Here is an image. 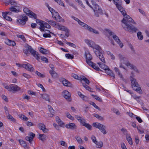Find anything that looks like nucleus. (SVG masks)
<instances>
[{
    "instance_id": "obj_1",
    "label": "nucleus",
    "mask_w": 149,
    "mask_h": 149,
    "mask_svg": "<svg viewBox=\"0 0 149 149\" xmlns=\"http://www.w3.org/2000/svg\"><path fill=\"white\" fill-rule=\"evenodd\" d=\"M121 12L124 18L122 20V26L123 28L126 31L130 32H136L138 31V29L131 24V23L136 24V23L129 15L126 14V12L123 8L121 6L120 8H118Z\"/></svg>"
},
{
    "instance_id": "obj_2",
    "label": "nucleus",
    "mask_w": 149,
    "mask_h": 149,
    "mask_svg": "<svg viewBox=\"0 0 149 149\" xmlns=\"http://www.w3.org/2000/svg\"><path fill=\"white\" fill-rule=\"evenodd\" d=\"M88 45L93 49L94 53L100 60L104 63H105V58L102 54V50L101 48L98 45H96L92 41H90Z\"/></svg>"
},
{
    "instance_id": "obj_3",
    "label": "nucleus",
    "mask_w": 149,
    "mask_h": 149,
    "mask_svg": "<svg viewBox=\"0 0 149 149\" xmlns=\"http://www.w3.org/2000/svg\"><path fill=\"white\" fill-rule=\"evenodd\" d=\"M26 49L23 50V52L26 54L27 55L29 53V51L37 60H38L40 59L39 54L37 52L33 49L31 46L28 45L26 47Z\"/></svg>"
},
{
    "instance_id": "obj_4",
    "label": "nucleus",
    "mask_w": 149,
    "mask_h": 149,
    "mask_svg": "<svg viewBox=\"0 0 149 149\" xmlns=\"http://www.w3.org/2000/svg\"><path fill=\"white\" fill-rule=\"evenodd\" d=\"M92 4L94 6L95 9H93V10L95 12V14L97 17L99 16V14L97 12L99 13H102V9L93 0L91 1Z\"/></svg>"
},
{
    "instance_id": "obj_5",
    "label": "nucleus",
    "mask_w": 149,
    "mask_h": 149,
    "mask_svg": "<svg viewBox=\"0 0 149 149\" xmlns=\"http://www.w3.org/2000/svg\"><path fill=\"white\" fill-rule=\"evenodd\" d=\"M23 11L24 13L26 14V15L32 18H34L35 19H36L37 17L36 14L30 10L28 8H24Z\"/></svg>"
},
{
    "instance_id": "obj_6",
    "label": "nucleus",
    "mask_w": 149,
    "mask_h": 149,
    "mask_svg": "<svg viewBox=\"0 0 149 149\" xmlns=\"http://www.w3.org/2000/svg\"><path fill=\"white\" fill-rule=\"evenodd\" d=\"M20 19H18L17 20V22L18 24L24 25L25 24L28 18L26 16L22 15L20 17Z\"/></svg>"
},
{
    "instance_id": "obj_7",
    "label": "nucleus",
    "mask_w": 149,
    "mask_h": 149,
    "mask_svg": "<svg viewBox=\"0 0 149 149\" xmlns=\"http://www.w3.org/2000/svg\"><path fill=\"white\" fill-rule=\"evenodd\" d=\"M62 96L67 100L70 102L71 100L70 93L67 91L65 90L62 93Z\"/></svg>"
},
{
    "instance_id": "obj_8",
    "label": "nucleus",
    "mask_w": 149,
    "mask_h": 149,
    "mask_svg": "<svg viewBox=\"0 0 149 149\" xmlns=\"http://www.w3.org/2000/svg\"><path fill=\"white\" fill-rule=\"evenodd\" d=\"M20 88L17 85L15 84H11L9 85L8 91H16L20 90Z\"/></svg>"
},
{
    "instance_id": "obj_9",
    "label": "nucleus",
    "mask_w": 149,
    "mask_h": 149,
    "mask_svg": "<svg viewBox=\"0 0 149 149\" xmlns=\"http://www.w3.org/2000/svg\"><path fill=\"white\" fill-rule=\"evenodd\" d=\"M60 81L65 86L70 87L72 86L71 83L64 78H63L60 79Z\"/></svg>"
},
{
    "instance_id": "obj_10",
    "label": "nucleus",
    "mask_w": 149,
    "mask_h": 149,
    "mask_svg": "<svg viewBox=\"0 0 149 149\" xmlns=\"http://www.w3.org/2000/svg\"><path fill=\"white\" fill-rule=\"evenodd\" d=\"M130 79L131 81V86L133 89H135L136 86H137L139 84L136 82V80L132 76L130 77Z\"/></svg>"
},
{
    "instance_id": "obj_11",
    "label": "nucleus",
    "mask_w": 149,
    "mask_h": 149,
    "mask_svg": "<svg viewBox=\"0 0 149 149\" xmlns=\"http://www.w3.org/2000/svg\"><path fill=\"white\" fill-rule=\"evenodd\" d=\"M65 127L68 128L72 130H74L77 129V126L74 123H69L65 125Z\"/></svg>"
},
{
    "instance_id": "obj_12",
    "label": "nucleus",
    "mask_w": 149,
    "mask_h": 149,
    "mask_svg": "<svg viewBox=\"0 0 149 149\" xmlns=\"http://www.w3.org/2000/svg\"><path fill=\"white\" fill-rule=\"evenodd\" d=\"M22 66L30 71H33L34 70L32 66L28 63L26 64H23L22 65Z\"/></svg>"
},
{
    "instance_id": "obj_13",
    "label": "nucleus",
    "mask_w": 149,
    "mask_h": 149,
    "mask_svg": "<svg viewBox=\"0 0 149 149\" xmlns=\"http://www.w3.org/2000/svg\"><path fill=\"white\" fill-rule=\"evenodd\" d=\"M38 127L40 130H42L44 133L47 132V129L45 127V125L42 123H39L38 124Z\"/></svg>"
},
{
    "instance_id": "obj_14",
    "label": "nucleus",
    "mask_w": 149,
    "mask_h": 149,
    "mask_svg": "<svg viewBox=\"0 0 149 149\" xmlns=\"http://www.w3.org/2000/svg\"><path fill=\"white\" fill-rule=\"evenodd\" d=\"M105 126L101 124L98 129H99L101 132L102 133L104 134H105L107 133V132L105 129Z\"/></svg>"
},
{
    "instance_id": "obj_15",
    "label": "nucleus",
    "mask_w": 149,
    "mask_h": 149,
    "mask_svg": "<svg viewBox=\"0 0 149 149\" xmlns=\"http://www.w3.org/2000/svg\"><path fill=\"white\" fill-rule=\"evenodd\" d=\"M56 27L58 29L64 31H67V28L65 27L64 26L59 24L57 25Z\"/></svg>"
},
{
    "instance_id": "obj_16",
    "label": "nucleus",
    "mask_w": 149,
    "mask_h": 149,
    "mask_svg": "<svg viewBox=\"0 0 149 149\" xmlns=\"http://www.w3.org/2000/svg\"><path fill=\"white\" fill-rule=\"evenodd\" d=\"M5 42L7 45L9 46H14L16 45L15 42L14 41H12L9 39H7Z\"/></svg>"
},
{
    "instance_id": "obj_17",
    "label": "nucleus",
    "mask_w": 149,
    "mask_h": 149,
    "mask_svg": "<svg viewBox=\"0 0 149 149\" xmlns=\"http://www.w3.org/2000/svg\"><path fill=\"white\" fill-rule=\"evenodd\" d=\"M85 56L86 60H91L92 59V56L88 51H87L85 52Z\"/></svg>"
},
{
    "instance_id": "obj_18",
    "label": "nucleus",
    "mask_w": 149,
    "mask_h": 149,
    "mask_svg": "<svg viewBox=\"0 0 149 149\" xmlns=\"http://www.w3.org/2000/svg\"><path fill=\"white\" fill-rule=\"evenodd\" d=\"M114 70L117 73L118 75H119L120 77V78L123 81H124L125 79H124L123 77L122 74L120 73V71L118 69L116 68L115 67L114 68Z\"/></svg>"
},
{
    "instance_id": "obj_19",
    "label": "nucleus",
    "mask_w": 149,
    "mask_h": 149,
    "mask_svg": "<svg viewBox=\"0 0 149 149\" xmlns=\"http://www.w3.org/2000/svg\"><path fill=\"white\" fill-rule=\"evenodd\" d=\"M19 141L20 144L25 148H28L26 142L21 139L19 140Z\"/></svg>"
},
{
    "instance_id": "obj_20",
    "label": "nucleus",
    "mask_w": 149,
    "mask_h": 149,
    "mask_svg": "<svg viewBox=\"0 0 149 149\" xmlns=\"http://www.w3.org/2000/svg\"><path fill=\"white\" fill-rule=\"evenodd\" d=\"M38 138L39 139L43 141L46 140L47 136L45 134H39Z\"/></svg>"
},
{
    "instance_id": "obj_21",
    "label": "nucleus",
    "mask_w": 149,
    "mask_h": 149,
    "mask_svg": "<svg viewBox=\"0 0 149 149\" xmlns=\"http://www.w3.org/2000/svg\"><path fill=\"white\" fill-rule=\"evenodd\" d=\"M87 30L90 32H92L94 33L99 34V32L95 29H93L91 28L90 26H89Z\"/></svg>"
},
{
    "instance_id": "obj_22",
    "label": "nucleus",
    "mask_w": 149,
    "mask_h": 149,
    "mask_svg": "<svg viewBox=\"0 0 149 149\" xmlns=\"http://www.w3.org/2000/svg\"><path fill=\"white\" fill-rule=\"evenodd\" d=\"M97 64L99 65L100 67L102 69L105 70L108 69V67L105 64L103 63H101L100 62H98Z\"/></svg>"
},
{
    "instance_id": "obj_23",
    "label": "nucleus",
    "mask_w": 149,
    "mask_h": 149,
    "mask_svg": "<svg viewBox=\"0 0 149 149\" xmlns=\"http://www.w3.org/2000/svg\"><path fill=\"white\" fill-rule=\"evenodd\" d=\"M56 122L60 126L62 127V126L63 125V123L60 119L59 118L58 116H56Z\"/></svg>"
},
{
    "instance_id": "obj_24",
    "label": "nucleus",
    "mask_w": 149,
    "mask_h": 149,
    "mask_svg": "<svg viewBox=\"0 0 149 149\" xmlns=\"http://www.w3.org/2000/svg\"><path fill=\"white\" fill-rule=\"evenodd\" d=\"M2 16L4 18L7 20L11 21L12 20L11 18L10 17L7 15V13L6 14L5 13V12H2Z\"/></svg>"
},
{
    "instance_id": "obj_25",
    "label": "nucleus",
    "mask_w": 149,
    "mask_h": 149,
    "mask_svg": "<svg viewBox=\"0 0 149 149\" xmlns=\"http://www.w3.org/2000/svg\"><path fill=\"white\" fill-rule=\"evenodd\" d=\"M78 23L79 24H80L81 26L84 27V28L87 30L88 28V27L89 26L88 25L86 24H85V23H84L83 22H82L80 20L78 22Z\"/></svg>"
},
{
    "instance_id": "obj_26",
    "label": "nucleus",
    "mask_w": 149,
    "mask_h": 149,
    "mask_svg": "<svg viewBox=\"0 0 149 149\" xmlns=\"http://www.w3.org/2000/svg\"><path fill=\"white\" fill-rule=\"evenodd\" d=\"M84 121L81 124V125L85 126L87 127L88 130H91L92 128V126L88 123H86Z\"/></svg>"
},
{
    "instance_id": "obj_27",
    "label": "nucleus",
    "mask_w": 149,
    "mask_h": 149,
    "mask_svg": "<svg viewBox=\"0 0 149 149\" xmlns=\"http://www.w3.org/2000/svg\"><path fill=\"white\" fill-rule=\"evenodd\" d=\"M49 73L50 74H51L52 77L54 78H56L57 76V74L54 71L53 69H52V70H50Z\"/></svg>"
},
{
    "instance_id": "obj_28",
    "label": "nucleus",
    "mask_w": 149,
    "mask_h": 149,
    "mask_svg": "<svg viewBox=\"0 0 149 149\" xmlns=\"http://www.w3.org/2000/svg\"><path fill=\"white\" fill-rule=\"evenodd\" d=\"M45 31H48V33H44L43 34V37L45 38L51 37V36L50 34V33H51L50 31L48 30H46Z\"/></svg>"
},
{
    "instance_id": "obj_29",
    "label": "nucleus",
    "mask_w": 149,
    "mask_h": 149,
    "mask_svg": "<svg viewBox=\"0 0 149 149\" xmlns=\"http://www.w3.org/2000/svg\"><path fill=\"white\" fill-rule=\"evenodd\" d=\"M126 139L128 141L129 143L132 145L133 144L132 141V138L131 137L130 135L127 134L126 136Z\"/></svg>"
},
{
    "instance_id": "obj_30",
    "label": "nucleus",
    "mask_w": 149,
    "mask_h": 149,
    "mask_svg": "<svg viewBox=\"0 0 149 149\" xmlns=\"http://www.w3.org/2000/svg\"><path fill=\"white\" fill-rule=\"evenodd\" d=\"M75 118L77 119V120L80 122L81 124L85 121V120L84 119H81V117L78 116L76 115L74 116Z\"/></svg>"
},
{
    "instance_id": "obj_31",
    "label": "nucleus",
    "mask_w": 149,
    "mask_h": 149,
    "mask_svg": "<svg viewBox=\"0 0 149 149\" xmlns=\"http://www.w3.org/2000/svg\"><path fill=\"white\" fill-rule=\"evenodd\" d=\"M42 98L46 100L49 101V96L47 94H44L42 95Z\"/></svg>"
},
{
    "instance_id": "obj_32",
    "label": "nucleus",
    "mask_w": 149,
    "mask_h": 149,
    "mask_svg": "<svg viewBox=\"0 0 149 149\" xmlns=\"http://www.w3.org/2000/svg\"><path fill=\"white\" fill-rule=\"evenodd\" d=\"M137 36L139 40H142L143 38V36L140 31H139L137 33Z\"/></svg>"
},
{
    "instance_id": "obj_33",
    "label": "nucleus",
    "mask_w": 149,
    "mask_h": 149,
    "mask_svg": "<svg viewBox=\"0 0 149 149\" xmlns=\"http://www.w3.org/2000/svg\"><path fill=\"white\" fill-rule=\"evenodd\" d=\"M40 25L39 29L42 31H45V26L42 22H41V23L39 24Z\"/></svg>"
},
{
    "instance_id": "obj_34",
    "label": "nucleus",
    "mask_w": 149,
    "mask_h": 149,
    "mask_svg": "<svg viewBox=\"0 0 149 149\" xmlns=\"http://www.w3.org/2000/svg\"><path fill=\"white\" fill-rule=\"evenodd\" d=\"M97 148H100L102 147L103 146V142L102 141H100L99 142L96 141V143Z\"/></svg>"
},
{
    "instance_id": "obj_35",
    "label": "nucleus",
    "mask_w": 149,
    "mask_h": 149,
    "mask_svg": "<svg viewBox=\"0 0 149 149\" xmlns=\"http://www.w3.org/2000/svg\"><path fill=\"white\" fill-rule=\"evenodd\" d=\"M40 51L41 53L45 54H47L48 52V50H47L44 49L42 47L40 49Z\"/></svg>"
},
{
    "instance_id": "obj_36",
    "label": "nucleus",
    "mask_w": 149,
    "mask_h": 149,
    "mask_svg": "<svg viewBox=\"0 0 149 149\" xmlns=\"http://www.w3.org/2000/svg\"><path fill=\"white\" fill-rule=\"evenodd\" d=\"M107 54L108 55L110 56L111 58L112 59L114 60L115 59V57L114 55L112 54L110 52L107 51Z\"/></svg>"
},
{
    "instance_id": "obj_37",
    "label": "nucleus",
    "mask_w": 149,
    "mask_h": 149,
    "mask_svg": "<svg viewBox=\"0 0 149 149\" xmlns=\"http://www.w3.org/2000/svg\"><path fill=\"white\" fill-rule=\"evenodd\" d=\"M94 116L100 120H104V118L103 117L99 116L97 114H95Z\"/></svg>"
},
{
    "instance_id": "obj_38",
    "label": "nucleus",
    "mask_w": 149,
    "mask_h": 149,
    "mask_svg": "<svg viewBox=\"0 0 149 149\" xmlns=\"http://www.w3.org/2000/svg\"><path fill=\"white\" fill-rule=\"evenodd\" d=\"M91 95L94 98L96 99L97 100L99 101L100 102H102V100L98 96L92 94Z\"/></svg>"
},
{
    "instance_id": "obj_39",
    "label": "nucleus",
    "mask_w": 149,
    "mask_h": 149,
    "mask_svg": "<svg viewBox=\"0 0 149 149\" xmlns=\"http://www.w3.org/2000/svg\"><path fill=\"white\" fill-rule=\"evenodd\" d=\"M82 80H83L87 84L89 85L90 83L89 80L85 77L84 76L81 78Z\"/></svg>"
},
{
    "instance_id": "obj_40",
    "label": "nucleus",
    "mask_w": 149,
    "mask_h": 149,
    "mask_svg": "<svg viewBox=\"0 0 149 149\" xmlns=\"http://www.w3.org/2000/svg\"><path fill=\"white\" fill-rule=\"evenodd\" d=\"M66 115L67 117L68 118H69L72 120H73L74 119V118L68 112H66Z\"/></svg>"
},
{
    "instance_id": "obj_41",
    "label": "nucleus",
    "mask_w": 149,
    "mask_h": 149,
    "mask_svg": "<svg viewBox=\"0 0 149 149\" xmlns=\"http://www.w3.org/2000/svg\"><path fill=\"white\" fill-rule=\"evenodd\" d=\"M116 1H119V0H113L114 3L116 5L117 8H120L121 6L120 4H118L117 2Z\"/></svg>"
},
{
    "instance_id": "obj_42",
    "label": "nucleus",
    "mask_w": 149,
    "mask_h": 149,
    "mask_svg": "<svg viewBox=\"0 0 149 149\" xmlns=\"http://www.w3.org/2000/svg\"><path fill=\"white\" fill-rule=\"evenodd\" d=\"M92 67L97 71H101V70L97 66L96 64L94 63L93 64V65H92Z\"/></svg>"
},
{
    "instance_id": "obj_43",
    "label": "nucleus",
    "mask_w": 149,
    "mask_h": 149,
    "mask_svg": "<svg viewBox=\"0 0 149 149\" xmlns=\"http://www.w3.org/2000/svg\"><path fill=\"white\" fill-rule=\"evenodd\" d=\"M9 10L11 11L15 12H18V10H17L13 6H12L10 8H9Z\"/></svg>"
},
{
    "instance_id": "obj_44",
    "label": "nucleus",
    "mask_w": 149,
    "mask_h": 149,
    "mask_svg": "<svg viewBox=\"0 0 149 149\" xmlns=\"http://www.w3.org/2000/svg\"><path fill=\"white\" fill-rule=\"evenodd\" d=\"M65 57L68 59H73L74 58V56L73 55H71L69 54H67L65 55Z\"/></svg>"
},
{
    "instance_id": "obj_45",
    "label": "nucleus",
    "mask_w": 149,
    "mask_h": 149,
    "mask_svg": "<svg viewBox=\"0 0 149 149\" xmlns=\"http://www.w3.org/2000/svg\"><path fill=\"white\" fill-rule=\"evenodd\" d=\"M7 117L8 119L13 122H15L16 121L15 119L11 115L9 114L7 116Z\"/></svg>"
},
{
    "instance_id": "obj_46",
    "label": "nucleus",
    "mask_w": 149,
    "mask_h": 149,
    "mask_svg": "<svg viewBox=\"0 0 149 149\" xmlns=\"http://www.w3.org/2000/svg\"><path fill=\"white\" fill-rule=\"evenodd\" d=\"M49 24L51 25L52 26L55 27H56L57 26V24L54 21L50 20L49 23Z\"/></svg>"
},
{
    "instance_id": "obj_47",
    "label": "nucleus",
    "mask_w": 149,
    "mask_h": 149,
    "mask_svg": "<svg viewBox=\"0 0 149 149\" xmlns=\"http://www.w3.org/2000/svg\"><path fill=\"white\" fill-rule=\"evenodd\" d=\"M42 23H43V24L44 25L45 27L47 28L48 29H50L51 28L50 26L47 23V22H44V21H42Z\"/></svg>"
},
{
    "instance_id": "obj_48",
    "label": "nucleus",
    "mask_w": 149,
    "mask_h": 149,
    "mask_svg": "<svg viewBox=\"0 0 149 149\" xmlns=\"http://www.w3.org/2000/svg\"><path fill=\"white\" fill-rule=\"evenodd\" d=\"M101 124L99 123H93V126L98 129Z\"/></svg>"
},
{
    "instance_id": "obj_49",
    "label": "nucleus",
    "mask_w": 149,
    "mask_h": 149,
    "mask_svg": "<svg viewBox=\"0 0 149 149\" xmlns=\"http://www.w3.org/2000/svg\"><path fill=\"white\" fill-rule=\"evenodd\" d=\"M17 36L18 38H21L24 41L26 40V39L23 35H17Z\"/></svg>"
},
{
    "instance_id": "obj_50",
    "label": "nucleus",
    "mask_w": 149,
    "mask_h": 149,
    "mask_svg": "<svg viewBox=\"0 0 149 149\" xmlns=\"http://www.w3.org/2000/svg\"><path fill=\"white\" fill-rule=\"evenodd\" d=\"M25 139L26 141H28L30 143H31L33 139L31 137V136H27L26 137Z\"/></svg>"
},
{
    "instance_id": "obj_51",
    "label": "nucleus",
    "mask_w": 149,
    "mask_h": 149,
    "mask_svg": "<svg viewBox=\"0 0 149 149\" xmlns=\"http://www.w3.org/2000/svg\"><path fill=\"white\" fill-rule=\"evenodd\" d=\"M66 44L67 45H68L74 48H75L76 47V46L75 45L72 43L70 42H66Z\"/></svg>"
},
{
    "instance_id": "obj_52",
    "label": "nucleus",
    "mask_w": 149,
    "mask_h": 149,
    "mask_svg": "<svg viewBox=\"0 0 149 149\" xmlns=\"http://www.w3.org/2000/svg\"><path fill=\"white\" fill-rule=\"evenodd\" d=\"M75 139L79 143L81 144L82 143V140L80 137L76 136Z\"/></svg>"
},
{
    "instance_id": "obj_53",
    "label": "nucleus",
    "mask_w": 149,
    "mask_h": 149,
    "mask_svg": "<svg viewBox=\"0 0 149 149\" xmlns=\"http://www.w3.org/2000/svg\"><path fill=\"white\" fill-rule=\"evenodd\" d=\"M90 104L91 105H92L93 106V107L96 109H98L99 110H100V109L97 106L94 102H91Z\"/></svg>"
},
{
    "instance_id": "obj_54",
    "label": "nucleus",
    "mask_w": 149,
    "mask_h": 149,
    "mask_svg": "<svg viewBox=\"0 0 149 149\" xmlns=\"http://www.w3.org/2000/svg\"><path fill=\"white\" fill-rule=\"evenodd\" d=\"M35 73L36 74H37L38 76H39V77H41L43 78V77H45V76L44 75L41 74L40 72L37 71H36L35 72Z\"/></svg>"
},
{
    "instance_id": "obj_55",
    "label": "nucleus",
    "mask_w": 149,
    "mask_h": 149,
    "mask_svg": "<svg viewBox=\"0 0 149 149\" xmlns=\"http://www.w3.org/2000/svg\"><path fill=\"white\" fill-rule=\"evenodd\" d=\"M118 56L119 57L120 61H121L126 60L127 59V58L123 56L121 54H119L118 55Z\"/></svg>"
},
{
    "instance_id": "obj_56",
    "label": "nucleus",
    "mask_w": 149,
    "mask_h": 149,
    "mask_svg": "<svg viewBox=\"0 0 149 149\" xmlns=\"http://www.w3.org/2000/svg\"><path fill=\"white\" fill-rule=\"evenodd\" d=\"M133 90H135L137 92H140V91H141V88L139 86V84L138 85H137V86H136L135 89H133Z\"/></svg>"
},
{
    "instance_id": "obj_57",
    "label": "nucleus",
    "mask_w": 149,
    "mask_h": 149,
    "mask_svg": "<svg viewBox=\"0 0 149 149\" xmlns=\"http://www.w3.org/2000/svg\"><path fill=\"white\" fill-rule=\"evenodd\" d=\"M91 60H86V63L89 65L91 66L92 67V65H93V64L94 63L91 61Z\"/></svg>"
},
{
    "instance_id": "obj_58",
    "label": "nucleus",
    "mask_w": 149,
    "mask_h": 149,
    "mask_svg": "<svg viewBox=\"0 0 149 149\" xmlns=\"http://www.w3.org/2000/svg\"><path fill=\"white\" fill-rule=\"evenodd\" d=\"M59 143L61 146H63L66 147H67V144L64 141H60Z\"/></svg>"
},
{
    "instance_id": "obj_59",
    "label": "nucleus",
    "mask_w": 149,
    "mask_h": 149,
    "mask_svg": "<svg viewBox=\"0 0 149 149\" xmlns=\"http://www.w3.org/2000/svg\"><path fill=\"white\" fill-rule=\"evenodd\" d=\"M113 38L116 42H118V41H119L120 40L116 35H113Z\"/></svg>"
},
{
    "instance_id": "obj_60",
    "label": "nucleus",
    "mask_w": 149,
    "mask_h": 149,
    "mask_svg": "<svg viewBox=\"0 0 149 149\" xmlns=\"http://www.w3.org/2000/svg\"><path fill=\"white\" fill-rule=\"evenodd\" d=\"M54 18L55 20H57L59 22H63L64 21V20L61 17H60L59 19H57V17L56 16H54Z\"/></svg>"
},
{
    "instance_id": "obj_61",
    "label": "nucleus",
    "mask_w": 149,
    "mask_h": 149,
    "mask_svg": "<svg viewBox=\"0 0 149 149\" xmlns=\"http://www.w3.org/2000/svg\"><path fill=\"white\" fill-rule=\"evenodd\" d=\"M41 60L44 61H45L46 63H48V59L47 58L44 56L42 57L41 58Z\"/></svg>"
},
{
    "instance_id": "obj_62",
    "label": "nucleus",
    "mask_w": 149,
    "mask_h": 149,
    "mask_svg": "<svg viewBox=\"0 0 149 149\" xmlns=\"http://www.w3.org/2000/svg\"><path fill=\"white\" fill-rule=\"evenodd\" d=\"M137 128L139 132L140 133L142 134L144 133V130L143 129H142V128H139V127H137Z\"/></svg>"
},
{
    "instance_id": "obj_63",
    "label": "nucleus",
    "mask_w": 149,
    "mask_h": 149,
    "mask_svg": "<svg viewBox=\"0 0 149 149\" xmlns=\"http://www.w3.org/2000/svg\"><path fill=\"white\" fill-rule=\"evenodd\" d=\"M78 95L82 100L85 97V95L82 94V93L80 92H78Z\"/></svg>"
},
{
    "instance_id": "obj_64",
    "label": "nucleus",
    "mask_w": 149,
    "mask_h": 149,
    "mask_svg": "<svg viewBox=\"0 0 149 149\" xmlns=\"http://www.w3.org/2000/svg\"><path fill=\"white\" fill-rule=\"evenodd\" d=\"M91 138L93 142L95 143H96L97 141L94 135H92L91 136Z\"/></svg>"
}]
</instances>
